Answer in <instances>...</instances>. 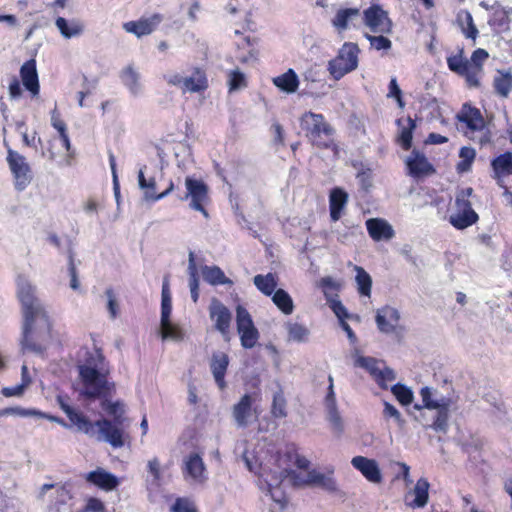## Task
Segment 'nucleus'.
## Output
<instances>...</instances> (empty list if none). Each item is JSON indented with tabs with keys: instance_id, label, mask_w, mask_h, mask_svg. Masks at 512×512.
<instances>
[{
	"instance_id": "52",
	"label": "nucleus",
	"mask_w": 512,
	"mask_h": 512,
	"mask_svg": "<svg viewBox=\"0 0 512 512\" xmlns=\"http://www.w3.org/2000/svg\"><path fill=\"white\" fill-rule=\"evenodd\" d=\"M101 405L102 408L111 416L114 417L117 424H121V416L124 413L123 405L120 402H111L107 398H103Z\"/></svg>"
},
{
	"instance_id": "13",
	"label": "nucleus",
	"mask_w": 512,
	"mask_h": 512,
	"mask_svg": "<svg viewBox=\"0 0 512 512\" xmlns=\"http://www.w3.org/2000/svg\"><path fill=\"white\" fill-rule=\"evenodd\" d=\"M352 466L359 470L362 475L371 483H380L382 481L381 470L374 459L364 456H355L351 460Z\"/></svg>"
},
{
	"instance_id": "12",
	"label": "nucleus",
	"mask_w": 512,
	"mask_h": 512,
	"mask_svg": "<svg viewBox=\"0 0 512 512\" xmlns=\"http://www.w3.org/2000/svg\"><path fill=\"white\" fill-rule=\"evenodd\" d=\"M160 14H154L147 18H141L138 21H129L123 24V29L136 35L138 38L151 34L162 21Z\"/></svg>"
},
{
	"instance_id": "55",
	"label": "nucleus",
	"mask_w": 512,
	"mask_h": 512,
	"mask_svg": "<svg viewBox=\"0 0 512 512\" xmlns=\"http://www.w3.org/2000/svg\"><path fill=\"white\" fill-rule=\"evenodd\" d=\"M161 325V336L163 340H174L179 341L182 339L183 334L182 331L174 326L171 322H168L167 325L160 324Z\"/></svg>"
},
{
	"instance_id": "4",
	"label": "nucleus",
	"mask_w": 512,
	"mask_h": 512,
	"mask_svg": "<svg viewBox=\"0 0 512 512\" xmlns=\"http://www.w3.org/2000/svg\"><path fill=\"white\" fill-rule=\"evenodd\" d=\"M359 48L357 44L347 42L339 50L338 55L329 61L328 70L335 80L341 79L358 66Z\"/></svg>"
},
{
	"instance_id": "58",
	"label": "nucleus",
	"mask_w": 512,
	"mask_h": 512,
	"mask_svg": "<svg viewBox=\"0 0 512 512\" xmlns=\"http://www.w3.org/2000/svg\"><path fill=\"white\" fill-rule=\"evenodd\" d=\"M365 37L370 42L371 47L376 50H389L392 46L391 41L383 35L372 36L365 34Z\"/></svg>"
},
{
	"instance_id": "42",
	"label": "nucleus",
	"mask_w": 512,
	"mask_h": 512,
	"mask_svg": "<svg viewBox=\"0 0 512 512\" xmlns=\"http://www.w3.org/2000/svg\"><path fill=\"white\" fill-rule=\"evenodd\" d=\"M493 86L498 95L507 97L512 89V73L510 71L500 73L494 78Z\"/></svg>"
},
{
	"instance_id": "6",
	"label": "nucleus",
	"mask_w": 512,
	"mask_h": 512,
	"mask_svg": "<svg viewBox=\"0 0 512 512\" xmlns=\"http://www.w3.org/2000/svg\"><path fill=\"white\" fill-rule=\"evenodd\" d=\"M236 323L241 345L245 349L255 347L259 339V332L254 326L251 315L242 306H238L236 309Z\"/></svg>"
},
{
	"instance_id": "44",
	"label": "nucleus",
	"mask_w": 512,
	"mask_h": 512,
	"mask_svg": "<svg viewBox=\"0 0 512 512\" xmlns=\"http://www.w3.org/2000/svg\"><path fill=\"white\" fill-rule=\"evenodd\" d=\"M288 339L294 342H306L310 331L304 325L299 323H287Z\"/></svg>"
},
{
	"instance_id": "5",
	"label": "nucleus",
	"mask_w": 512,
	"mask_h": 512,
	"mask_svg": "<svg viewBox=\"0 0 512 512\" xmlns=\"http://www.w3.org/2000/svg\"><path fill=\"white\" fill-rule=\"evenodd\" d=\"M7 163L14 178L15 189L18 191L25 190L33 178L26 158L14 150L8 149Z\"/></svg>"
},
{
	"instance_id": "30",
	"label": "nucleus",
	"mask_w": 512,
	"mask_h": 512,
	"mask_svg": "<svg viewBox=\"0 0 512 512\" xmlns=\"http://www.w3.org/2000/svg\"><path fill=\"white\" fill-rule=\"evenodd\" d=\"M251 397L248 394H245L240 401L234 405L233 407V417L235 419L236 424L239 427H245L248 424V417L251 412Z\"/></svg>"
},
{
	"instance_id": "36",
	"label": "nucleus",
	"mask_w": 512,
	"mask_h": 512,
	"mask_svg": "<svg viewBox=\"0 0 512 512\" xmlns=\"http://www.w3.org/2000/svg\"><path fill=\"white\" fill-rule=\"evenodd\" d=\"M121 80L133 95L141 92V84L139 82V73L132 66H128L121 72Z\"/></svg>"
},
{
	"instance_id": "51",
	"label": "nucleus",
	"mask_w": 512,
	"mask_h": 512,
	"mask_svg": "<svg viewBox=\"0 0 512 512\" xmlns=\"http://www.w3.org/2000/svg\"><path fill=\"white\" fill-rule=\"evenodd\" d=\"M383 416L386 419H393V421L397 424V426L402 429L404 428L406 421L403 418L400 411L391 403L384 402Z\"/></svg>"
},
{
	"instance_id": "45",
	"label": "nucleus",
	"mask_w": 512,
	"mask_h": 512,
	"mask_svg": "<svg viewBox=\"0 0 512 512\" xmlns=\"http://www.w3.org/2000/svg\"><path fill=\"white\" fill-rule=\"evenodd\" d=\"M493 16L489 20L490 25L504 26L509 23V11L502 7L498 2L491 5Z\"/></svg>"
},
{
	"instance_id": "17",
	"label": "nucleus",
	"mask_w": 512,
	"mask_h": 512,
	"mask_svg": "<svg viewBox=\"0 0 512 512\" xmlns=\"http://www.w3.org/2000/svg\"><path fill=\"white\" fill-rule=\"evenodd\" d=\"M20 77L26 90H28L32 94V96H37L40 91V86L36 68V61L34 59L26 61L21 66Z\"/></svg>"
},
{
	"instance_id": "46",
	"label": "nucleus",
	"mask_w": 512,
	"mask_h": 512,
	"mask_svg": "<svg viewBox=\"0 0 512 512\" xmlns=\"http://www.w3.org/2000/svg\"><path fill=\"white\" fill-rule=\"evenodd\" d=\"M476 152L471 147H462L459 152L461 161L457 164V170L459 172H468L475 159Z\"/></svg>"
},
{
	"instance_id": "10",
	"label": "nucleus",
	"mask_w": 512,
	"mask_h": 512,
	"mask_svg": "<svg viewBox=\"0 0 512 512\" xmlns=\"http://www.w3.org/2000/svg\"><path fill=\"white\" fill-rule=\"evenodd\" d=\"M363 21L374 33H389L392 23L387 12L380 6L373 5L364 11Z\"/></svg>"
},
{
	"instance_id": "3",
	"label": "nucleus",
	"mask_w": 512,
	"mask_h": 512,
	"mask_svg": "<svg viewBox=\"0 0 512 512\" xmlns=\"http://www.w3.org/2000/svg\"><path fill=\"white\" fill-rule=\"evenodd\" d=\"M301 128L310 142L319 148H329L333 143L334 129L322 114L306 112L300 119Z\"/></svg>"
},
{
	"instance_id": "28",
	"label": "nucleus",
	"mask_w": 512,
	"mask_h": 512,
	"mask_svg": "<svg viewBox=\"0 0 512 512\" xmlns=\"http://www.w3.org/2000/svg\"><path fill=\"white\" fill-rule=\"evenodd\" d=\"M420 395L427 409L436 410L440 407L451 406V399L440 395L438 391L432 390L429 387H423L420 391Z\"/></svg>"
},
{
	"instance_id": "63",
	"label": "nucleus",
	"mask_w": 512,
	"mask_h": 512,
	"mask_svg": "<svg viewBox=\"0 0 512 512\" xmlns=\"http://www.w3.org/2000/svg\"><path fill=\"white\" fill-rule=\"evenodd\" d=\"M148 472L152 476L154 483H158L161 477L160 463L157 458H153L148 461L147 464Z\"/></svg>"
},
{
	"instance_id": "57",
	"label": "nucleus",
	"mask_w": 512,
	"mask_h": 512,
	"mask_svg": "<svg viewBox=\"0 0 512 512\" xmlns=\"http://www.w3.org/2000/svg\"><path fill=\"white\" fill-rule=\"evenodd\" d=\"M105 296L107 298V310L109 312L110 318L115 319L119 313V302L113 289H106Z\"/></svg>"
},
{
	"instance_id": "21",
	"label": "nucleus",
	"mask_w": 512,
	"mask_h": 512,
	"mask_svg": "<svg viewBox=\"0 0 512 512\" xmlns=\"http://www.w3.org/2000/svg\"><path fill=\"white\" fill-rule=\"evenodd\" d=\"M85 479L87 482L106 491L114 490L119 485L118 478L102 468L89 472L86 474Z\"/></svg>"
},
{
	"instance_id": "64",
	"label": "nucleus",
	"mask_w": 512,
	"mask_h": 512,
	"mask_svg": "<svg viewBox=\"0 0 512 512\" xmlns=\"http://www.w3.org/2000/svg\"><path fill=\"white\" fill-rule=\"evenodd\" d=\"M465 20L467 23V29H463V32L467 38L476 39L478 35V29L474 25L473 17L469 12L465 13Z\"/></svg>"
},
{
	"instance_id": "9",
	"label": "nucleus",
	"mask_w": 512,
	"mask_h": 512,
	"mask_svg": "<svg viewBox=\"0 0 512 512\" xmlns=\"http://www.w3.org/2000/svg\"><path fill=\"white\" fill-rule=\"evenodd\" d=\"M456 212L450 215L449 222L457 229H465L478 221V214L469 200L456 198Z\"/></svg>"
},
{
	"instance_id": "50",
	"label": "nucleus",
	"mask_w": 512,
	"mask_h": 512,
	"mask_svg": "<svg viewBox=\"0 0 512 512\" xmlns=\"http://www.w3.org/2000/svg\"><path fill=\"white\" fill-rule=\"evenodd\" d=\"M271 412L272 415L276 418H283L287 415L286 400L281 390L276 392L273 396Z\"/></svg>"
},
{
	"instance_id": "19",
	"label": "nucleus",
	"mask_w": 512,
	"mask_h": 512,
	"mask_svg": "<svg viewBox=\"0 0 512 512\" xmlns=\"http://www.w3.org/2000/svg\"><path fill=\"white\" fill-rule=\"evenodd\" d=\"M361 22L360 10L358 8H344L339 9L334 18L332 25L339 31L349 29L351 26L356 27L357 23Z\"/></svg>"
},
{
	"instance_id": "7",
	"label": "nucleus",
	"mask_w": 512,
	"mask_h": 512,
	"mask_svg": "<svg viewBox=\"0 0 512 512\" xmlns=\"http://www.w3.org/2000/svg\"><path fill=\"white\" fill-rule=\"evenodd\" d=\"M185 185L187 192L183 197H180L181 200L191 199L190 208L196 211L201 212L205 217H208V213L205 210L204 206L208 202V187L207 185L200 181L193 179L191 177H187L185 179Z\"/></svg>"
},
{
	"instance_id": "47",
	"label": "nucleus",
	"mask_w": 512,
	"mask_h": 512,
	"mask_svg": "<svg viewBox=\"0 0 512 512\" xmlns=\"http://www.w3.org/2000/svg\"><path fill=\"white\" fill-rule=\"evenodd\" d=\"M391 392L396 399L404 406H407L413 401V392L411 389L401 383H397L391 387Z\"/></svg>"
},
{
	"instance_id": "25",
	"label": "nucleus",
	"mask_w": 512,
	"mask_h": 512,
	"mask_svg": "<svg viewBox=\"0 0 512 512\" xmlns=\"http://www.w3.org/2000/svg\"><path fill=\"white\" fill-rule=\"evenodd\" d=\"M348 203V194L339 187L333 188L329 195L331 220L336 222L341 218L342 211Z\"/></svg>"
},
{
	"instance_id": "15",
	"label": "nucleus",
	"mask_w": 512,
	"mask_h": 512,
	"mask_svg": "<svg viewBox=\"0 0 512 512\" xmlns=\"http://www.w3.org/2000/svg\"><path fill=\"white\" fill-rule=\"evenodd\" d=\"M138 185L141 190L144 191V199L146 201H158L168 196L174 190L173 182H170L168 188L156 194V181L155 178L151 177L146 179L144 176V169L141 168L138 172Z\"/></svg>"
},
{
	"instance_id": "22",
	"label": "nucleus",
	"mask_w": 512,
	"mask_h": 512,
	"mask_svg": "<svg viewBox=\"0 0 512 512\" xmlns=\"http://www.w3.org/2000/svg\"><path fill=\"white\" fill-rule=\"evenodd\" d=\"M55 26L61 36L65 39H71L81 36L85 31V24L79 18H72L67 20L64 17H57Z\"/></svg>"
},
{
	"instance_id": "24",
	"label": "nucleus",
	"mask_w": 512,
	"mask_h": 512,
	"mask_svg": "<svg viewBox=\"0 0 512 512\" xmlns=\"http://www.w3.org/2000/svg\"><path fill=\"white\" fill-rule=\"evenodd\" d=\"M184 476L190 477L198 483H202L206 480L205 465L198 454L193 453L188 456L185 461Z\"/></svg>"
},
{
	"instance_id": "49",
	"label": "nucleus",
	"mask_w": 512,
	"mask_h": 512,
	"mask_svg": "<svg viewBox=\"0 0 512 512\" xmlns=\"http://www.w3.org/2000/svg\"><path fill=\"white\" fill-rule=\"evenodd\" d=\"M381 363L382 362L376 360L375 358L365 357V356H360L356 360V365L366 369L370 373V375L373 377L374 380L380 372V368H381L380 364Z\"/></svg>"
},
{
	"instance_id": "37",
	"label": "nucleus",
	"mask_w": 512,
	"mask_h": 512,
	"mask_svg": "<svg viewBox=\"0 0 512 512\" xmlns=\"http://www.w3.org/2000/svg\"><path fill=\"white\" fill-rule=\"evenodd\" d=\"M354 269L356 271L355 280L359 294L370 297L372 288L371 276L360 266H355Z\"/></svg>"
},
{
	"instance_id": "60",
	"label": "nucleus",
	"mask_w": 512,
	"mask_h": 512,
	"mask_svg": "<svg viewBox=\"0 0 512 512\" xmlns=\"http://www.w3.org/2000/svg\"><path fill=\"white\" fill-rule=\"evenodd\" d=\"M172 312V299L163 298L161 299V323L167 325L170 322V315Z\"/></svg>"
},
{
	"instance_id": "8",
	"label": "nucleus",
	"mask_w": 512,
	"mask_h": 512,
	"mask_svg": "<svg viewBox=\"0 0 512 512\" xmlns=\"http://www.w3.org/2000/svg\"><path fill=\"white\" fill-rule=\"evenodd\" d=\"M329 386L324 399L325 418L329 422L332 431L340 435L344 430V422L338 410L336 396L334 392L333 377H328Z\"/></svg>"
},
{
	"instance_id": "38",
	"label": "nucleus",
	"mask_w": 512,
	"mask_h": 512,
	"mask_svg": "<svg viewBox=\"0 0 512 512\" xmlns=\"http://www.w3.org/2000/svg\"><path fill=\"white\" fill-rule=\"evenodd\" d=\"M429 487H430V484L427 481V479L420 478L417 481V483L413 489V494L415 495V498L413 501L414 507L420 508V507H424L427 504L428 499H429V494H428Z\"/></svg>"
},
{
	"instance_id": "35",
	"label": "nucleus",
	"mask_w": 512,
	"mask_h": 512,
	"mask_svg": "<svg viewBox=\"0 0 512 512\" xmlns=\"http://www.w3.org/2000/svg\"><path fill=\"white\" fill-rule=\"evenodd\" d=\"M287 470L272 473L269 478L265 480L267 485V492L271 496L272 500L279 503L281 508L284 507L285 503L282 501V497L277 495L276 489L280 486L282 481L287 477Z\"/></svg>"
},
{
	"instance_id": "1",
	"label": "nucleus",
	"mask_w": 512,
	"mask_h": 512,
	"mask_svg": "<svg viewBox=\"0 0 512 512\" xmlns=\"http://www.w3.org/2000/svg\"><path fill=\"white\" fill-rule=\"evenodd\" d=\"M18 298L24 316L22 349L41 354L52 339L49 316L42 303L35 297V287L26 279L18 280Z\"/></svg>"
},
{
	"instance_id": "27",
	"label": "nucleus",
	"mask_w": 512,
	"mask_h": 512,
	"mask_svg": "<svg viewBox=\"0 0 512 512\" xmlns=\"http://www.w3.org/2000/svg\"><path fill=\"white\" fill-rule=\"evenodd\" d=\"M229 364L228 356L223 352H217L212 355L210 368L219 388L225 387V373Z\"/></svg>"
},
{
	"instance_id": "56",
	"label": "nucleus",
	"mask_w": 512,
	"mask_h": 512,
	"mask_svg": "<svg viewBox=\"0 0 512 512\" xmlns=\"http://www.w3.org/2000/svg\"><path fill=\"white\" fill-rule=\"evenodd\" d=\"M396 379V373L393 369L387 366L380 368V372L375 378V381L382 389H387L386 382H391Z\"/></svg>"
},
{
	"instance_id": "2",
	"label": "nucleus",
	"mask_w": 512,
	"mask_h": 512,
	"mask_svg": "<svg viewBox=\"0 0 512 512\" xmlns=\"http://www.w3.org/2000/svg\"><path fill=\"white\" fill-rule=\"evenodd\" d=\"M104 360L103 354L97 351L85 364L78 367L83 384L80 394L83 397L96 399L112 396L115 385L107 379L108 370L105 368Z\"/></svg>"
},
{
	"instance_id": "31",
	"label": "nucleus",
	"mask_w": 512,
	"mask_h": 512,
	"mask_svg": "<svg viewBox=\"0 0 512 512\" xmlns=\"http://www.w3.org/2000/svg\"><path fill=\"white\" fill-rule=\"evenodd\" d=\"M66 416L69 418L72 425L77 427V430L93 437L96 434L95 423H92L82 413L76 411H66Z\"/></svg>"
},
{
	"instance_id": "53",
	"label": "nucleus",
	"mask_w": 512,
	"mask_h": 512,
	"mask_svg": "<svg viewBox=\"0 0 512 512\" xmlns=\"http://www.w3.org/2000/svg\"><path fill=\"white\" fill-rule=\"evenodd\" d=\"M448 67L451 71L462 75L467 72V68L471 65V63L467 60H464L461 55L451 56L447 59Z\"/></svg>"
},
{
	"instance_id": "32",
	"label": "nucleus",
	"mask_w": 512,
	"mask_h": 512,
	"mask_svg": "<svg viewBox=\"0 0 512 512\" xmlns=\"http://www.w3.org/2000/svg\"><path fill=\"white\" fill-rule=\"evenodd\" d=\"M273 84L286 93H294L299 86V79L293 69H288L280 76L273 78Z\"/></svg>"
},
{
	"instance_id": "14",
	"label": "nucleus",
	"mask_w": 512,
	"mask_h": 512,
	"mask_svg": "<svg viewBox=\"0 0 512 512\" xmlns=\"http://www.w3.org/2000/svg\"><path fill=\"white\" fill-rule=\"evenodd\" d=\"M210 317L215 321V328L223 335H227L230 322L231 313L226 306L220 301L213 299L209 307Z\"/></svg>"
},
{
	"instance_id": "26",
	"label": "nucleus",
	"mask_w": 512,
	"mask_h": 512,
	"mask_svg": "<svg viewBox=\"0 0 512 512\" xmlns=\"http://www.w3.org/2000/svg\"><path fill=\"white\" fill-rule=\"evenodd\" d=\"M457 119L463 122L471 130H481L485 126L481 112L477 108H473L468 104H464L461 112L457 115Z\"/></svg>"
},
{
	"instance_id": "39",
	"label": "nucleus",
	"mask_w": 512,
	"mask_h": 512,
	"mask_svg": "<svg viewBox=\"0 0 512 512\" xmlns=\"http://www.w3.org/2000/svg\"><path fill=\"white\" fill-rule=\"evenodd\" d=\"M272 301L285 315H290L294 310L291 296L283 289L274 292Z\"/></svg>"
},
{
	"instance_id": "11",
	"label": "nucleus",
	"mask_w": 512,
	"mask_h": 512,
	"mask_svg": "<svg viewBox=\"0 0 512 512\" xmlns=\"http://www.w3.org/2000/svg\"><path fill=\"white\" fill-rule=\"evenodd\" d=\"M98 428V440L109 443L114 448H119L124 445L123 433L111 421L107 419H100L95 422V428Z\"/></svg>"
},
{
	"instance_id": "40",
	"label": "nucleus",
	"mask_w": 512,
	"mask_h": 512,
	"mask_svg": "<svg viewBox=\"0 0 512 512\" xmlns=\"http://www.w3.org/2000/svg\"><path fill=\"white\" fill-rule=\"evenodd\" d=\"M254 285L265 295L270 296L273 294L277 282L275 276L272 273L266 275L258 274L254 276Z\"/></svg>"
},
{
	"instance_id": "16",
	"label": "nucleus",
	"mask_w": 512,
	"mask_h": 512,
	"mask_svg": "<svg viewBox=\"0 0 512 512\" xmlns=\"http://www.w3.org/2000/svg\"><path fill=\"white\" fill-rule=\"evenodd\" d=\"M400 320V313L393 307H384L377 311L376 323L379 330L383 333L389 334L396 331Z\"/></svg>"
},
{
	"instance_id": "18",
	"label": "nucleus",
	"mask_w": 512,
	"mask_h": 512,
	"mask_svg": "<svg viewBox=\"0 0 512 512\" xmlns=\"http://www.w3.org/2000/svg\"><path fill=\"white\" fill-rule=\"evenodd\" d=\"M333 474V469H329L328 473H322L313 469L307 473L306 483L308 485L320 487L329 493H335L338 491V485Z\"/></svg>"
},
{
	"instance_id": "23",
	"label": "nucleus",
	"mask_w": 512,
	"mask_h": 512,
	"mask_svg": "<svg viewBox=\"0 0 512 512\" xmlns=\"http://www.w3.org/2000/svg\"><path fill=\"white\" fill-rule=\"evenodd\" d=\"M208 88V80L205 72L199 68L194 67L189 76L184 77L182 91L189 93H199Z\"/></svg>"
},
{
	"instance_id": "61",
	"label": "nucleus",
	"mask_w": 512,
	"mask_h": 512,
	"mask_svg": "<svg viewBox=\"0 0 512 512\" xmlns=\"http://www.w3.org/2000/svg\"><path fill=\"white\" fill-rule=\"evenodd\" d=\"M172 512H197L194 505L187 499H177L171 508Z\"/></svg>"
},
{
	"instance_id": "48",
	"label": "nucleus",
	"mask_w": 512,
	"mask_h": 512,
	"mask_svg": "<svg viewBox=\"0 0 512 512\" xmlns=\"http://www.w3.org/2000/svg\"><path fill=\"white\" fill-rule=\"evenodd\" d=\"M450 406L440 407L436 409L437 415L431 428L437 432H446L448 429V418H449Z\"/></svg>"
},
{
	"instance_id": "20",
	"label": "nucleus",
	"mask_w": 512,
	"mask_h": 512,
	"mask_svg": "<svg viewBox=\"0 0 512 512\" xmlns=\"http://www.w3.org/2000/svg\"><path fill=\"white\" fill-rule=\"evenodd\" d=\"M366 228L374 241L390 240L394 237L393 227L384 219L370 218L366 221Z\"/></svg>"
},
{
	"instance_id": "59",
	"label": "nucleus",
	"mask_w": 512,
	"mask_h": 512,
	"mask_svg": "<svg viewBox=\"0 0 512 512\" xmlns=\"http://www.w3.org/2000/svg\"><path fill=\"white\" fill-rule=\"evenodd\" d=\"M489 57V54L484 49H477L471 56V65L473 68L481 70L483 62Z\"/></svg>"
},
{
	"instance_id": "41",
	"label": "nucleus",
	"mask_w": 512,
	"mask_h": 512,
	"mask_svg": "<svg viewBox=\"0 0 512 512\" xmlns=\"http://www.w3.org/2000/svg\"><path fill=\"white\" fill-rule=\"evenodd\" d=\"M491 165L497 175H511L512 153L505 152L504 154H501L492 161Z\"/></svg>"
},
{
	"instance_id": "43",
	"label": "nucleus",
	"mask_w": 512,
	"mask_h": 512,
	"mask_svg": "<svg viewBox=\"0 0 512 512\" xmlns=\"http://www.w3.org/2000/svg\"><path fill=\"white\" fill-rule=\"evenodd\" d=\"M227 84L229 87V92L239 91L247 86V79L243 72L240 69L236 68L229 71L227 75Z\"/></svg>"
},
{
	"instance_id": "54",
	"label": "nucleus",
	"mask_w": 512,
	"mask_h": 512,
	"mask_svg": "<svg viewBox=\"0 0 512 512\" xmlns=\"http://www.w3.org/2000/svg\"><path fill=\"white\" fill-rule=\"evenodd\" d=\"M408 126L404 127L401 130L400 136H399V142L404 150H408L411 147L412 144V132L416 127L415 122L408 118Z\"/></svg>"
},
{
	"instance_id": "34",
	"label": "nucleus",
	"mask_w": 512,
	"mask_h": 512,
	"mask_svg": "<svg viewBox=\"0 0 512 512\" xmlns=\"http://www.w3.org/2000/svg\"><path fill=\"white\" fill-rule=\"evenodd\" d=\"M203 279L211 285L232 284V281L227 278L224 272L218 266H203L201 268Z\"/></svg>"
},
{
	"instance_id": "29",
	"label": "nucleus",
	"mask_w": 512,
	"mask_h": 512,
	"mask_svg": "<svg viewBox=\"0 0 512 512\" xmlns=\"http://www.w3.org/2000/svg\"><path fill=\"white\" fill-rule=\"evenodd\" d=\"M406 165L412 176H420L423 174H428L429 172L433 171V168L428 162L425 155L415 150L412 152L411 156L408 157Z\"/></svg>"
},
{
	"instance_id": "62",
	"label": "nucleus",
	"mask_w": 512,
	"mask_h": 512,
	"mask_svg": "<svg viewBox=\"0 0 512 512\" xmlns=\"http://www.w3.org/2000/svg\"><path fill=\"white\" fill-rule=\"evenodd\" d=\"M330 308L335 313L337 318L340 320V323L342 321H345L346 318H348V312L345 306L341 303L339 300H332L330 302Z\"/></svg>"
},
{
	"instance_id": "33",
	"label": "nucleus",
	"mask_w": 512,
	"mask_h": 512,
	"mask_svg": "<svg viewBox=\"0 0 512 512\" xmlns=\"http://www.w3.org/2000/svg\"><path fill=\"white\" fill-rule=\"evenodd\" d=\"M50 490L54 491L53 496L56 498V504H65L71 499L70 491L67 489L66 485L52 483H46L41 486L38 498L44 500L45 494Z\"/></svg>"
}]
</instances>
